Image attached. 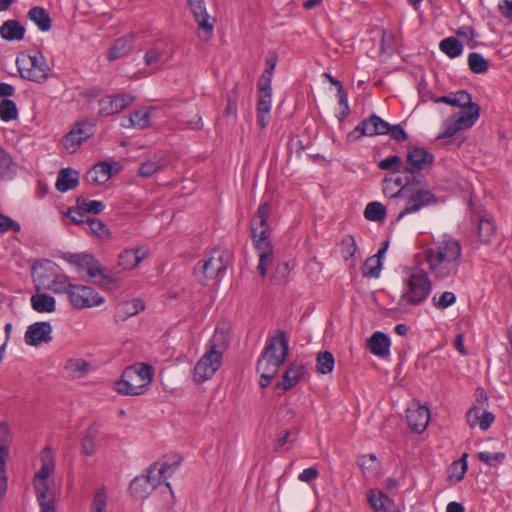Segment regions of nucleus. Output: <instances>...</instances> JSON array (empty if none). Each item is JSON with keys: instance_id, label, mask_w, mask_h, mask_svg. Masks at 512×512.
<instances>
[{"instance_id": "nucleus-1", "label": "nucleus", "mask_w": 512, "mask_h": 512, "mask_svg": "<svg viewBox=\"0 0 512 512\" xmlns=\"http://www.w3.org/2000/svg\"><path fill=\"white\" fill-rule=\"evenodd\" d=\"M462 247L456 239L445 237L423 251L428 269L436 280L457 275L461 264Z\"/></svg>"}, {"instance_id": "nucleus-2", "label": "nucleus", "mask_w": 512, "mask_h": 512, "mask_svg": "<svg viewBox=\"0 0 512 512\" xmlns=\"http://www.w3.org/2000/svg\"><path fill=\"white\" fill-rule=\"evenodd\" d=\"M436 103H444L451 106L460 107V112L451 116L445 125V130L441 137H451L458 131L470 128L478 120L480 107L472 102V96L466 90H460L447 96H440L434 99Z\"/></svg>"}, {"instance_id": "nucleus-3", "label": "nucleus", "mask_w": 512, "mask_h": 512, "mask_svg": "<svg viewBox=\"0 0 512 512\" xmlns=\"http://www.w3.org/2000/svg\"><path fill=\"white\" fill-rule=\"evenodd\" d=\"M392 198L405 199L404 208L396 216L395 222H399L405 215L417 213L423 208L439 203V198L433 190L416 175L406 178L404 185L392 195Z\"/></svg>"}, {"instance_id": "nucleus-4", "label": "nucleus", "mask_w": 512, "mask_h": 512, "mask_svg": "<svg viewBox=\"0 0 512 512\" xmlns=\"http://www.w3.org/2000/svg\"><path fill=\"white\" fill-rule=\"evenodd\" d=\"M289 353V340L283 330H277L275 335L267 338L265 347L258 358L257 373L276 375L285 363Z\"/></svg>"}, {"instance_id": "nucleus-5", "label": "nucleus", "mask_w": 512, "mask_h": 512, "mask_svg": "<svg viewBox=\"0 0 512 512\" xmlns=\"http://www.w3.org/2000/svg\"><path fill=\"white\" fill-rule=\"evenodd\" d=\"M153 374L150 364L136 363L124 369L121 378L115 383V389L122 395H141L148 390Z\"/></svg>"}, {"instance_id": "nucleus-6", "label": "nucleus", "mask_w": 512, "mask_h": 512, "mask_svg": "<svg viewBox=\"0 0 512 512\" xmlns=\"http://www.w3.org/2000/svg\"><path fill=\"white\" fill-rule=\"evenodd\" d=\"M230 262L231 254L227 249L215 248L196 264L194 276L200 284L222 278Z\"/></svg>"}, {"instance_id": "nucleus-7", "label": "nucleus", "mask_w": 512, "mask_h": 512, "mask_svg": "<svg viewBox=\"0 0 512 512\" xmlns=\"http://www.w3.org/2000/svg\"><path fill=\"white\" fill-rule=\"evenodd\" d=\"M16 65L23 79L36 83L45 82L51 71L47 59L42 52L38 50L17 57Z\"/></svg>"}, {"instance_id": "nucleus-8", "label": "nucleus", "mask_w": 512, "mask_h": 512, "mask_svg": "<svg viewBox=\"0 0 512 512\" xmlns=\"http://www.w3.org/2000/svg\"><path fill=\"white\" fill-rule=\"evenodd\" d=\"M271 214V206L261 203L251 220V237L258 254H273V245L268 236V219Z\"/></svg>"}, {"instance_id": "nucleus-9", "label": "nucleus", "mask_w": 512, "mask_h": 512, "mask_svg": "<svg viewBox=\"0 0 512 512\" xmlns=\"http://www.w3.org/2000/svg\"><path fill=\"white\" fill-rule=\"evenodd\" d=\"M408 289L401 296L400 301L405 304L418 305L422 303L430 294L432 283L428 273L420 268L411 271L407 280Z\"/></svg>"}, {"instance_id": "nucleus-10", "label": "nucleus", "mask_w": 512, "mask_h": 512, "mask_svg": "<svg viewBox=\"0 0 512 512\" xmlns=\"http://www.w3.org/2000/svg\"><path fill=\"white\" fill-rule=\"evenodd\" d=\"M222 352L216 349V344L210 340L204 355L198 360L194 367V381L202 383L216 373L222 364Z\"/></svg>"}, {"instance_id": "nucleus-11", "label": "nucleus", "mask_w": 512, "mask_h": 512, "mask_svg": "<svg viewBox=\"0 0 512 512\" xmlns=\"http://www.w3.org/2000/svg\"><path fill=\"white\" fill-rule=\"evenodd\" d=\"M272 75L265 69L258 80L257 97V123L263 129L270 122V112L272 108Z\"/></svg>"}, {"instance_id": "nucleus-12", "label": "nucleus", "mask_w": 512, "mask_h": 512, "mask_svg": "<svg viewBox=\"0 0 512 512\" xmlns=\"http://www.w3.org/2000/svg\"><path fill=\"white\" fill-rule=\"evenodd\" d=\"M390 124L383 120L376 114L370 115L368 118L363 119L358 125L348 133L347 140L354 142L361 139L363 136L373 137L377 135L388 134Z\"/></svg>"}, {"instance_id": "nucleus-13", "label": "nucleus", "mask_w": 512, "mask_h": 512, "mask_svg": "<svg viewBox=\"0 0 512 512\" xmlns=\"http://www.w3.org/2000/svg\"><path fill=\"white\" fill-rule=\"evenodd\" d=\"M66 295L70 304L75 309H84L99 306L104 303V298L101 297L92 287L85 285L70 284Z\"/></svg>"}, {"instance_id": "nucleus-14", "label": "nucleus", "mask_w": 512, "mask_h": 512, "mask_svg": "<svg viewBox=\"0 0 512 512\" xmlns=\"http://www.w3.org/2000/svg\"><path fill=\"white\" fill-rule=\"evenodd\" d=\"M406 162L407 166L403 168L405 179L409 178L410 175L417 176L420 171L431 167L434 162V155L420 146L409 145Z\"/></svg>"}, {"instance_id": "nucleus-15", "label": "nucleus", "mask_w": 512, "mask_h": 512, "mask_svg": "<svg viewBox=\"0 0 512 512\" xmlns=\"http://www.w3.org/2000/svg\"><path fill=\"white\" fill-rule=\"evenodd\" d=\"M94 133V126L88 121H81L63 137L62 144L68 153H74L78 147Z\"/></svg>"}, {"instance_id": "nucleus-16", "label": "nucleus", "mask_w": 512, "mask_h": 512, "mask_svg": "<svg viewBox=\"0 0 512 512\" xmlns=\"http://www.w3.org/2000/svg\"><path fill=\"white\" fill-rule=\"evenodd\" d=\"M33 283L36 291H41L52 277L58 273L61 268L53 261L48 259L38 260L33 264Z\"/></svg>"}, {"instance_id": "nucleus-17", "label": "nucleus", "mask_w": 512, "mask_h": 512, "mask_svg": "<svg viewBox=\"0 0 512 512\" xmlns=\"http://www.w3.org/2000/svg\"><path fill=\"white\" fill-rule=\"evenodd\" d=\"M134 100V96L125 93L106 96L99 100V115L106 117L119 113L131 105Z\"/></svg>"}, {"instance_id": "nucleus-18", "label": "nucleus", "mask_w": 512, "mask_h": 512, "mask_svg": "<svg viewBox=\"0 0 512 512\" xmlns=\"http://www.w3.org/2000/svg\"><path fill=\"white\" fill-rule=\"evenodd\" d=\"M24 339L29 346H38L41 343L52 341V326L50 322H35L28 326Z\"/></svg>"}, {"instance_id": "nucleus-19", "label": "nucleus", "mask_w": 512, "mask_h": 512, "mask_svg": "<svg viewBox=\"0 0 512 512\" xmlns=\"http://www.w3.org/2000/svg\"><path fill=\"white\" fill-rule=\"evenodd\" d=\"M179 462L174 463H158L155 462L147 469L146 478H149L152 492L162 483L163 480L171 477L177 470Z\"/></svg>"}, {"instance_id": "nucleus-20", "label": "nucleus", "mask_w": 512, "mask_h": 512, "mask_svg": "<svg viewBox=\"0 0 512 512\" xmlns=\"http://www.w3.org/2000/svg\"><path fill=\"white\" fill-rule=\"evenodd\" d=\"M406 418L409 427L413 431L422 433L429 423L430 412L427 407L419 406L416 409H408Z\"/></svg>"}, {"instance_id": "nucleus-21", "label": "nucleus", "mask_w": 512, "mask_h": 512, "mask_svg": "<svg viewBox=\"0 0 512 512\" xmlns=\"http://www.w3.org/2000/svg\"><path fill=\"white\" fill-rule=\"evenodd\" d=\"M306 372V368L302 363L294 362L285 370L282 382H278L276 387L287 391L293 388L302 379Z\"/></svg>"}, {"instance_id": "nucleus-22", "label": "nucleus", "mask_w": 512, "mask_h": 512, "mask_svg": "<svg viewBox=\"0 0 512 512\" xmlns=\"http://www.w3.org/2000/svg\"><path fill=\"white\" fill-rule=\"evenodd\" d=\"M191 12L194 15L196 22L198 23L199 29H202L204 32L212 33L213 24L209 22V14L206 9L204 0H187Z\"/></svg>"}, {"instance_id": "nucleus-23", "label": "nucleus", "mask_w": 512, "mask_h": 512, "mask_svg": "<svg viewBox=\"0 0 512 512\" xmlns=\"http://www.w3.org/2000/svg\"><path fill=\"white\" fill-rule=\"evenodd\" d=\"M26 29L20 21L9 19L0 26V36L5 41H21L25 37Z\"/></svg>"}, {"instance_id": "nucleus-24", "label": "nucleus", "mask_w": 512, "mask_h": 512, "mask_svg": "<svg viewBox=\"0 0 512 512\" xmlns=\"http://www.w3.org/2000/svg\"><path fill=\"white\" fill-rule=\"evenodd\" d=\"M146 256L147 252L141 247L125 249L118 256V264L123 270H131L146 258Z\"/></svg>"}, {"instance_id": "nucleus-25", "label": "nucleus", "mask_w": 512, "mask_h": 512, "mask_svg": "<svg viewBox=\"0 0 512 512\" xmlns=\"http://www.w3.org/2000/svg\"><path fill=\"white\" fill-rule=\"evenodd\" d=\"M173 54V51L161 47H152L146 51L144 61L147 66L158 70L172 58Z\"/></svg>"}, {"instance_id": "nucleus-26", "label": "nucleus", "mask_w": 512, "mask_h": 512, "mask_svg": "<svg viewBox=\"0 0 512 512\" xmlns=\"http://www.w3.org/2000/svg\"><path fill=\"white\" fill-rule=\"evenodd\" d=\"M79 172L72 168H62L58 172L57 180H56V189L59 192H67L71 189H74L79 184Z\"/></svg>"}, {"instance_id": "nucleus-27", "label": "nucleus", "mask_w": 512, "mask_h": 512, "mask_svg": "<svg viewBox=\"0 0 512 512\" xmlns=\"http://www.w3.org/2000/svg\"><path fill=\"white\" fill-rule=\"evenodd\" d=\"M17 174V164L12 155L0 145V182H8Z\"/></svg>"}, {"instance_id": "nucleus-28", "label": "nucleus", "mask_w": 512, "mask_h": 512, "mask_svg": "<svg viewBox=\"0 0 512 512\" xmlns=\"http://www.w3.org/2000/svg\"><path fill=\"white\" fill-rule=\"evenodd\" d=\"M368 347L372 354L384 358L390 353V339L385 333L376 331L369 338Z\"/></svg>"}, {"instance_id": "nucleus-29", "label": "nucleus", "mask_w": 512, "mask_h": 512, "mask_svg": "<svg viewBox=\"0 0 512 512\" xmlns=\"http://www.w3.org/2000/svg\"><path fill=\"white\" fill-rule=\"evenodd\" d=\"M31 307L38 313H53L56 310V300L53 296L36 291L30 298Z\"/></svg>"}, {"instance_id": "nucleus-30", "label": "nucleus", "mask_w": 512, "mask_h": 512, "mask_svg": "<svg viewBox=\"0 0 512 512\" xmlns=\"http://www.w3.org/2000/svg\"><path fill=\"white\" fill-rule=\"evenodd\" d=\"M495 417L491 412L484 411L481 413V409L473 407L467 412V421L470 427H475L477 424L480 429L486 431L490 428Z\"/></svg>"}, {"instance_id": "nucleus-31", "label": "nucleus", "mask_w": 512, "mask_h": 512, "mask_svg": "<svg viewBox=\"0 0 512 512\" xmlns=\"http://www.w3.org/2000/svg\"><path fill=\"white\" fill-rule=\"evenodd\" d=\"M112 176V167L109 163L103 161L95 164L85 176V179L93 184H104Z\"/></svg>"}, {"instance_id": "nucleus-32", "label": "nucleus", "mask_w": 512, "mask_h": 512, "mask_svg": "<svg viewBox=\"0 0 512 512\" xmlns=\"http://www.w3.org/2000/svg\"><path fill=\"white\" fill-rule=\"evenodd\" d=\"M496 224L493 217L485 213L478 220V237L484 244H490L496 234Z\"/></svg>"}, {"instance_id": "nucleus-33", "label": "nucleus", "mask_w": 512, "mask_h": 512, "mask_svg": "<svg viewBox=\"0 0 512 512\" xmlns=\"http://www.w3.org/2000/svg\"><path fill=\"white\" fill-rule=\"evenodd\" d=\"M27 18L32 21L42 32H47L51 29V17L47 10L41 6L32 7L27 13Z\"/></svg>"}, {"instance_id": "nucleus-34", "label": "nucleus", "mask_w": 512, "mask_h": 512, "mask_svg": "<svg viewBox=\"0 0 512 512\" xmlns=\"http://www.w3.org/2000/svg\"><path fill=\"white\" fill-rule=\"evenodd\" d=\"M55 463L53 451L50 446H45L41 452V468L36 472V480H47L54 472Z\"/></svg>"}, {"instance_id": "nucleus-35", "label": "nucleus", "mask_w": 512, "mask_h": 512, "mask_svg": "<svg viewBox=\"0 0 512 512\" xmlns=\"http://www.w3.org/2000/svg\"><path fill=\"white\" fill-rule=\"evenodd\" d=\"M144 308V302L139 298H134L119 304L115 317L120 320H125L127 317L135 316L143 311Z\"/></svg>"}, {"instance_id": "nucleus-36", "label": "nucleus", "mask_w": 512, "mask_h": 512, "mask_svg": "<svg viewBox=\"0 0 512 512\" xmlns=\"http://www.w3.org/2000/svg\"><path fill=\"white\" fill-rule=\"evenodd\" d=\"M467 458L468 454L464 453L461 458L452 462L447 470V478L449 481L458 483L464 478L468 469Z\"/></svg>"}, {"instance_id": "nucleus-37", "label": "nucleus", "mask_w": 512, "mask_h": 512, "mask_svg": "<svg viewBox=\"0 0 512 512\" xmlns=\"http://www.w3.org/2000/svg\"><path fill=\"white\" fill-rule=\"evenodd\" d=\"M132 50V36L118 38L109 49L107 58L110 61L119 59Z\"/></svg>"}, {"instance_id": "nucleus-38", "label": "nucleus", "mask_w": 512, "mask_h": 512, "mask_svg": "<svg viewBox=\"0 0 512 512\" xmlns=\"http://www.w3.org/2000/svg\"><path fill=\"white\" fill-rule=\"evenodd\" d=\"M368 502L375 512H387L393 506V500L381 491L370 490L367 495Z\"/></svg>"}, {"instance_id": "nucleus-39", "label": "nucleus", "mask_w": 512, "mask_h": 512, "mask_svg": "<svg viewBox=\"0 0 512 512\" xmlns=\"http://www.w3.org/2000/svg\"><path fill=\"white\" fill-rule=\"evenodd\" d=\"M70 284L69 277L60 270L47 282L42 290L52 291L55 294H66Z\"/></svg>"}, {"instance_id": "nucleus-40", "label": "nucleus", "mask_w": 512, "mask_h": 512, "mask_svg": "<svg viewBox=\"0 0 512 512\" xmlns=\"http://www.w3.org/2000/svg\"><path fill=\"white\" fill-rule=\"evenodd\" d=\"M129 490L134 497L147 498L152 493L149 478H146L145 475L136 476L131 481Z\"/></svg>"}, {"instance_id": "nucleus-41", "label": "nucleus", "mask_w": 512, "mask_h": 512, "mask_svg": "<svg viewBox=\"0 0 512 512\" xmlns=\"http://www.w3.org/2000/svg\"><path fill=\"white\" fill-rule=\"evenodd\" d=\"M98 435V426L96 424H91L85 432V435L81 442V450L82 453L86 456H92L95 454L97 446H96V437Z\"/></svg>"}, {"instance_id": "nucleus-42", "label": "nucleus", "mask_w": 512, "mask_h": 512, "mask_svg": "<svg viewBox=\"0 0 512 512\" xmlns=\"http://www.w3.org/2000/svg\"><path fill=\"white\" fill-rule=\"evenodd\" d=\"M151 118V112L147 108H141L129 115L128 122L129 124H123L124 127H134L139 129H144L149 126Z\"/></svg>"}, {"instance_id": "nucleus-43", "label": "nucleus", "mask_w": 512, "mask_h": 512, "mask_svg": "<svg viewBox=\"0 0 512 512\" xmlns=\"http://www.w3.org/2000/svg\"><path fill=\"white\" fill-rule=\"evenodd\" d=\"M166 167V161L162 158L154 157L143 162L138 168V174L142 177H151L155 173Z\"/></svg>"}, {"instance_id": "nucleus-44", "label": "nucleus", "mask_w": 512, "mask_h": 512, "mask_svg": "<svg viewBox=\"0 0 512 512\" xmlns=\"http://www.w3.org/2000/svg\"><path fill=\"white\" fill-rule=\"evenodd\" d=\"M439 48L450 58H456L463 52L462 43L454 37H447L443 39L439 44Z\"/></svg>"}, {"instance_id": "nucleus-45", "label": "nucleus", "mask_w": 512, "mask_h": 512, "mask_svg": "<svg viewBox=\"0 0 512 512\" xmlns=\"http://www.w3.org/2000/svg\"><path fill=\"white\" fill-rule=\"evenodd\" d=\"M335 365L334 356L329 351H322L317 354L316 371L320 374H329L333 371Z\"/></svg>"}, {"instance_id": "nucleus-46", "label": "nucleus", "mask_w": 512, "mask_h": 512, "mask_svg": "<svg viewBox=\"0 0 512 512\" xmlns=\"http://www.w3.org/2000/svg\"><path fill=\"white\" fill-rule=\"evenodd\" d=\"M86 269L90 278H96L99 276L104 281H112L111 271L102 267L100 262L93 255L91 256V261H89Z\"/></svg>"}, {"instance_id": "nucleus-47", "label": "nucleus", "mask_w": 512, "mask_h": 512, "mask_svg": "<svg viewBox=\"0 0 512 512\" xmlns=\"http://www.w3.org/2000/svg\"><path fill=\"white\" fill-rule=\"evenodd\" d=\"M357 464L365 476L375 474L378 469V459L374 453L359 456Z\"/></svg>"}, {"instance_id": "nucleus-48", "label": "nucleus", "mask_w": 512, "mask_h": 512, "mask_svg": "<svg viewBox=\"0 0 512 512\" xmlns=\"http://www.w3.org/2000/svg\"><path fill=\"white\" fill-rule=\"evenodd\" d=\"M386 216V207L377 201L370 202L364 210V217L370 221H382Z\"/></svg>"}, {"instance_id": "nucleus-49", "label": "nucleus", "mask_w": 512, "mask_h": 512, "mask_svg": "<svg viewBox=\"0 0 512 512\" xmlns=\"http://www.w3.org/2000/svg\"><path fill=\"white\" fill-rule=\"evenodd\" d=\"M468 66L475 74L485 73L489 69L488 61L478 52H472L468 55Z\"/></svg>"}, {"instance_id": "nucleus-50", "label": "nucleus", "mask_w": 512, "mask_h": 512, "mask_svg": "<svg viewBox=\"0 0 512 512\" xmlns=\"http://www.w3.org/2000/svg\"><path fill=\"white\" fill-rule=\"evenodd\" d=\"M18 117L16 103L10 99H3L0 102V119L4 122L15 120Z\"/></svg>"}, {"instance_id": "nucleus-51", "label": "nucleus", "mask_w": 512, "mask_h": 512, "mask_svg": "<svg viewBox=\"0 0 512 512\" xmlns=\"http://www.w3.org/2000/svg\"><path fill=\"white\" fill-rule=\"evenodd\" d=\"M65 368L72 376L82 377L88 373L90 365L83 359H70Z\"/></svg>"}, {"instance_id": "nucleus-52", "label": "nucleus", "mask_w": 512, "mask_h": 512, "mask_svg": "<svg viewBox=\"0 0 512 512\" xmlns=\"http://www.w3.org/2000/svg\"><path fill=\"white\" fill-rule=\"evenodd\" d=\"M76 203L81 205V210H84L85 213H91L94 215H98L102 213L106 207V205L102 201L98 200H85L82 197H77Z\"/></svg>"}, {"instance_id": "nucleus-53", "label": "nucleus", "mask_w": 512, "mask_h": 512, "mask_svg": "<svg viewBox=\"0 0 512 512\" xmlns=\"http://www.w3.org/2000/svg\"><path fill=\"white\" fill-rule=\"evenodd\" d=\"M85 222V226H87L91 233H93L94 235H97L98 237L101 238L109 235V229L107 228L106 224L100 219L95 217H87Z\"/></svg>"}, {"instance_id": "nucleus-54", "label": "nucleus", "mask_w": 512, "mask_h": 512, "mask_svg": "<svg viewBox=\"0 0 512 512\" xmlns=\"http://www.w3.org/2000/svg\"><path fill=\"white\" fill-rule=\"evenodd\" d=\"M378 167L381 170L388 171L392 170L393 172L402 173L403 174V164L401 158L398 155L389 156L378 163Z\"/></svg>"}, {"instance_id": "nucleus-55", "label": "nucleus", "mask_w": 512, "mask_h": 512, "mask_svg": "<svg viewBox=\"0 0 512 512\" xmlns=\"http://www.w3.org/2000/svg\"><path fill=\"white\" fill-rule=\"evenodd\" d=\"M38 481V483L34 484L38 504L47 501H55L53 493L49 491L47 480Z\"/></svg>"}, {"instance_id": "nucleus-56", "label": "nucleus", "mask_w": 512, "mask_h": 512, "mask_svg": "<svg viewBox=\"0 0 512 512\" xmlns=\"http://www.w3.org/2000/svg\"><path fill=\"white\" fill-rule=\"evenodd\" d=\"M455 302L456 296L453 292L450 291H445L439 297H437V295L432 297V303L434 307L441 310L452 306Z\"/></svg>"}, {"instance_id": "nucleus-57", "label": "nucleus", "mask_w": 512, "mask_h": 512, "mask_svg": "<svg viewBox=\"0 0 512 512\" xmlns=\"http://www.w3.org/2000/svg\"><path fill=\"white\" fill-rule=\"evenodd\" d=\"M340 246H341L342 257L346 261L355 255L357 246H356L355 239L352 235H345L341 241Z\"/></svg>"}, {"instance_id": "nucleus-58", "label": "nucleus", "mask_w": 512, "mask_h": 512, "mask_svg": "<svg viewBox=\"0 0 512 512\" xmlns=\"http://www.w3.org/2000/svg\"><path fill=\"white\" fill-rule=\"evenodd\" d=\"M477 458L481 462H483L489 466H496L497 464L501 463L506 458V455L503 452L491 453V452L482 451L477 454Z\"/></svg>"}, {"instance_id": "nucleus-59", "label": "nucleus", "mask_w": 512, "mask_h": 512, "mask_svg": "<svg viewBox=\"0 0 512 512\" xmlns=\"http://www.w3.org/2000/svg\"><path fill=\"white\" fill-rule=\"evenodd\" d=\"M364 276L367 277H379L380 271L382 269V263L379 259H375V257H370L366 259L364 263Z\"/></svg>"}, {"instance_id": "nucleus-60", "label": "nucleus", "mask_w": 512, "mask_h": 512, "mask_svg": "<svg viewBox=\"0 0 512 512\" xmlns=\"http://www.w3.org/2000/svg\"><path fill=\"white\" fill-rule=\"evenodd\" d=\"M91 256L92 254L89 253L69 254L66 257V260L69 264L77 267L80 270L87 267L89 261H91Z\"/></svg>"}, {"instance_id": "nucleus-61", "label": "nucleus", "mask_w": 512, "mask_h": 512, "mask_svg": "<svg viewBox=\"0 0 512 512\" xmlns=\"http://www.w3.org/2000/svg\"><path fill=\"white\" fill-rule=\"evenodd\" d=\"M66 215L71 219L75 225L85 226V220L88 216L84 210H81V205L77 204L76 207L67 209Z\"/></svg>"}, {"instance_id": "nucleus-62", "label": "nucleus", "mask_w": 512, "mask_h": 512, "mask_svg": "<svg viewBox=\"0 0 512 512\" xmlns=\"http://www.w3.org/2000/svg\"><path fill=\"white\" fill-rule=\"evenodd\" d=\"M107 499L103 489L98 490L93 498L91 512H106Z\"/></svg>"}, {"instance_id": "nucleus-63", "label": "nucleus", "mask_w": 512, "mask_h": 512, "mask_svg": "<svg viewBox=\"0 0 512 512\" xmlns=\"http://www.w3.org/2000/svg\"><path fill=\"white\" fill-rule=\"evenodd\" d=\"M237 103H238V90L234 88L228 96L227 106L225 108L224 114L226 116H237Z\"/></svg>"}, {"instance_id": "nucleus-64", "label": "nucleus", "mask_w": 512, "mask_h": 512, "mask_svg": "<svg viewBox=\"0 0 512 512\" xmlns=\"http://www.w3.org/2000/svg\"><path fill=\"white\" fill-rule=\"evenodd\" d=\"M20 229L21 226L18 222L0 213V233L7 232L9 230H12L13 232H19Z\"/></svg>"}]
</instances>
